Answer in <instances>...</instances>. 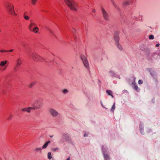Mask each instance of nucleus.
Segmentation results:
<instances>
[{"mask_svg":"<svg viewBox=\"0 0 160 160\" xmlns=\"http://www.w3.org/2000/svg\"><path fill=\"white\" fill-rule=\"evenodd\" d=\"M37 2V0H32V3L33 5H34Z\"/></svg>","mask_w":160,"mask_h":160,"instance_id":"obj_27","label":"nucleus"},{"mask_svg":"<svg viewBox=\"0 0 160 160\" xmlns=\"http://www.w3.org/2000/svg\"><path fill=\"white\" fill-rule=\"evenodd\" d=\"M143 82V81H138V83L139 84H142Z\"/></svg>","mask_w":160,"mask_h":160,"instance_id":"obj_35","label":"nucleus"},{"mask_svg":"<svg viewBox=\"0 0 160 160\" xmlns=\"http://www.w3.org/2000/svg\"><path fill=\"white\" fill-rule=\"evenodd\" d=\"M151 131V130H149L148 131V133L150 132Z\"/></svg>","mask_w":160,"mask_h":160,"instance_id":"obj_41","label":"nucleus"},{"mask_svg":"<svg viewBox=\"0 0 160 160\" xmlns=\"http://www.w3.org/2000/svg\"><path fill=\"white\" fill-rule=\"evenodd\" d=\"M81 58L84 66L88 68L89 67V64L87 58L84 55H81Z\"/></svg>","mask_w":160,"mask_h":160,"instance_id":"obj_5","label":"nucleus"},{"mask_svg":"<svg viewBox=\"0 0 160 160\" xmlns=\"http://www.w3.org/2000/svg\"><path fill=\"white\" fill-rule=\"evenodd\" d=\"M69 137V134L67 132H65L63 134L62 138L63 140L67 141L68 140Z\"/></svg>","mask_w":160,"mask_h":160,"instance_id":"obj_9","label":"nucleus"},{"mask_svg":"<svg viewBox=\"0 0 160 160\" xmlns=\"http://www.w3.org/2000/svg\"><path fill=\"white\" fill-rule=\"evenodd\" d=\"M12 115L11 114L10 116L8 118V120H9V119H11L12 117Z\"/></svg>","mask_w":160,"mask_h":160,"instance_id":"obj_33","label":"nucleus"},{"mask_svg":"<svg viewBox=\"0 0 160 160\" xmlns=\"http://www.w3.org/2000/svg\"><path fill=\"white\" fill-rule=\"evenodd\" d=\"M105 160H109V157L108 155L106 154L104 155Z\"/></svg>","mask_w":160,"mask_h":160,"instance_id":"obj_25","label":"nucleus"},{"mask_svg":"<svg viewBox=\"0 0 160 160\" xmlns=\"http://www.w3.org/2000/svg\"><path fill=\"white\" fill-rule=\"evenodd\" d=\"M48 159L50 160L52 158V156L51 152H49L48 153Z\"/></svg>","mask_w":160,"mask_h":160,"instance_id":"obj_22","label":"nucleus"},{"mask_svg":"<svg viewBox=\"0 0 160 160\" xmlns=\"http://www.w3.org/2000/svg\"><path fill=\"white\" fill-rule=\"evenodd\" d=\"M88 133L86 132H85L84 134V137H86L88 136Z\"/></svg>","mask_w":160,"mask_h":160,"instance_id":"obj_32","label":"nucleus"},{"mask_svg":"<svg viewBox=\"0 0 160 160\" xmlns=\"http://www.w3.org/2000/svg\"><path fill=\"white\" fill-rule=\"evenodd\" d=\"M6 7L8 12L10 14L13 15H16L17 14L15 13L14 9V6L13 5L9 2H8L6 4Z\"/></svg>","mask_w":160,"mask_h":160,"instance_id":"obj_2","label":"nucleus"},{"mask_svg":"<svg viewBox=\"0 0 160 160\" xmlns=\"http://www.w3.org/2000/svg\"><path fill=\"white\" fill-rule=\"evenodd\" d=\"M106 92L108 95L111 96L112 98L113 97V96L112 95V91L110 90H106Z\"/></svg>","mask_w":160,"mask_h":160,"instance_id":"obj_18","label":"nucleus"},{"mask_svg":"<svg viewBox=\"0 0 160 160\" xmlns=\"http://www.w3.org/2000/svg\"><path fill=\"white\" fill-rule=\"evenodd\" d=\"M14 71L16 72L17 71V68H14Z\"/></svg>","mask_w":160,"mask_h":160,"instance_id":"obj_40","label":"nucleus"},{"mask_svg":"<svg viewBox=\"0 0 160 160\" xmlns=\"http://www.w3.org/2000/svg\"><path fill=\"white\" fill-rule=\"evenodd\" d=\"M160 44H157L156 45V47H158L159 46Z\"/></svg>","mask_w":160,"mask_h":160,"instance_id":"obj_37","label":"nucleus"},{"mask_svg":"<svg viewBox=\"0 0 160 160\" xmlns=\"http://www.w3.org/2000/svg\"><path fill=\"white\" fill-rule=\"evenodd\" d=\"M154 38V36L153 35H150L149 36V38L150 39H153Z\"/></svg>","mask_w":160,"mask_h":160,"instance_id":"obj_29","label":"nucleus"},{"mask_svg":"<svg viewBox=\"0 0 160 160\" xmlns=\"http://www.w3.org/2000/svg\"><path fill=\"white\" fill-rule=\"evenodd\" d=\"M102 14L103 16L104 19L108 20L109 19V15L107 12L105 11L103 8H102Z\"/></svg>","mask_w":160,"mask_h":160,"instance_id":"obj_8","label":"nucleus"},{"mask_svg":"<svg viewBox=\"0 0 160 160\" xmlns=\"http://www.w3.org/2000/svg\"><path fill=\"white\" fill-rule=\"evenodd\" d=\"M49 113L50 115L53 117L57 116L59 113L55 109L53 108H51L49 110Z\"/></svg>","mask_w":160,"mask_h":160,"instance_id":"obj_7","label":"nucleus"},{"mask_svg":"<svg viewBox=\"0 0 160 160\" xmlns=\"http://www.w3.org/2000/svg\"><path fill=\"white\" fill-rule=\"evenodd\" d=\"M58 149V148H54L52 149V151L53 152H55Z\"/></svg>","mask_w":160,"mask_h":160,"instance_id":"obj_28","label":"nucleus"},{"mask_svg":"<svg viewBox=\"0 0 160 160\" xmlns=\"http://www.w3.org/2000/svg\"><path fill=\"white\" fill-rule=\"evenodd\" d=\"M27 13V12H25L24 13V14L23 15H26V13Z\"/></svg>","mask_w":160,"mask_h":160,"instance_id":"obj_42","label":"nucleus"},{"mask_svg":"<svg viewBox=\"0 0 160 160\" xmlns=\"http://www.w3.org/2000/svg\"><path fill=\"white\" fill-rule=\"evenodd\" d=\"M49 31L51 33V34H52V35H54V33H53V32L52 31V30H49Z\"/></svg>","mask_w":160,"mask_h":160,"instance_id":"obj_31","label":"nucleus"},{"mask_svg":"<svg viewBox=\"0 0 160 160\" xmlns=\"http://www.w3.org/2000/svg\"><path fill=\"white\" fill-rule=\"evenodd\" d=\"M23 16L24 18L27 20H28L30 19V17L27 15H23Z\"/></svg>","mask_w":160,"mask_h":160,"instance_id":"obj_24","label":"nucleus"},{"mask_svg":"<svg viewBox=\"0 0 160 160\" xmlns=\"http://www.w3.org/2000/svg\"><path fill=\"white\" fill-rule=\"evenodd\" d=\"M35 150L36 152H41L42 151V148H36L35 149Z\"/></svg>","mask_w":160,"mask_h":160,"instance_id":"obj_23","label":"nucleus"},{"mask_svg":"<svg viewBox=\"0 0 160 160\" xmlns=\"http://www.w3.org/2000/svg\"><path fill=\"white\" fill-rule=\"evenodd\" d=\"M72 32L73 34V38L75 41H77L78 40L77 34L76 32V30L74 28H72Z\"/></svg>","mask_w":160,"mask_h":160,"instance_id":"obj_11","label":"nucleus"},{"mask_svg":"<svg viewBox=\"0 0 160 160\" xmlns=\"http://www.w3.org/2000/svg\"><path fill=\"white\" fill-rule=\"evenodd\" d=\"M51 143V142L50 141H48L45 143L44 145L42 147V149H45L48 146V144H49Z\"/></svg>","mask_w":160,"mask_h":160,"instance_id":"obj_16","label":"nucleus"},{"mask_svg":"<svg viewBox=\"0 0 160 160\" xmlns=\"http://www.w3.org/2000/svg\"><path fill=\"white\" fill-rule=\"evenodd\" d=\"M39 30V28L38 27H36L34 28L33 29L32 28L31 30H30V31L34 32L35 33H37L38 32Z\"/></svg>","mask_w":160,"mask_h":160,"instance_id":"obj_15","label":"nucleus"},{"mask_svg":"<svg viewBox=\"0 0 160 160\" xmlns=\"http://www.w3.org/2000/svg\"><path fill=\"white\" fill-rule=\"evenodd\" d=\"M132 85L133 88L135 89V90L137 92H138L139 90V88L138 87L137 85H136V84L135 81H134L132 82Z\"/></svg>","mask_w":160,"mask_h":160,"instance_id":"obj_14","label":"nucleus"},{"mask_svg":"<svg viewBox=\"0 0 160 160\" xmlns=\"http://www.w3.org/2000/svg\"><path fill=\"white\" fill-rule=\"evenodd\" d=\"M62 93L64 94H65L69 92V91L66 89H64L61 90Z\"/></svg>","mask_w":160,"mask_h":160,"instance_id":"obj_19","label":"nucleus"},{"mask_svg":"<svg viewBox=\"0 0 160 160\" xmlns=\"http://www.w3.org/2000/svg\"><path fill=\"white\" fill-rule=\"evenodd\" d=\"M0 52H8V51L6 50H0Z\"/></svg>","mask_w":160,"mask_h":160,"instance_id":"obj_30","label":"nucleus"},{"mask_svg":"<svg viewBox=\"0 0 160 160\" xmlns=\"http://www.w3.org/2000/svg\"><path fill=\"white\" fill-rule=\"evenodd\" d=\"M36 24L35 23L31 22L29 24V26H28V28L29 29V30H31L32 28V27L33 26H36Z\"/></svg>","mask_w":160,"mask_h":160,"instance_id":"obj_17","label":"nucleus"},{"mask_svg":"<svg viewBox=\"0 0 160 160\" xmlns=\"http://www.w3.org/2000/svg\"><path fill=\"white\" fill-rule=\"evenodd\" d=\"M6 69V68H4L3 69V70H4Z\"/></svg>","mask_w":160,"mask_h":160,"instance_id":"obj_44","label":"nucleus"},{"mask_svg":"<svg viewBox=\"0 0 160 160\" xmlns=\"http://www.w3.org/2000/svg\"><path fill=\"white\" fill-rule=\"evenodd\" d=\"M78 8V3L73 0H71V10L76 11Z\"/></svg>","mask_w":160,"mask_h":160,"instance_id":"obj_4","label":"nucleus"},{"mask_svg":"<svg viewBox=\"0 0 160 160\" xmlns=\"http://www.w3.org/2000/svg\"><path fill=\"white\" fill-rule=\"evenodd\" d=\"M36 83V82L35 81H33L29 85L28 87L29 88H32L33 87Z\"/></svg>","mask_w":160,"mask_h":160,"instance_id":"obj_21","label":"nucleus"},{"mask_svg":"<svg viewBox=\"0 0 160 160\" xmlns=\"http://www.w3.org/2000/svg\"><path fill=\"white\" fill-rule=\"evenodd\" d=\"M115 103H114L112 106V107L111 109V111L112 112H113L114 110V109H115Z\"/></svg>","mask_w":160,"mask_h":160,"instance_id":"obj_26","label":"nucleus"},{"mask_svg":"<svg viewBox=\"0 0 160 160\" xmlns=\"http://www.w3.org/2000/svg\"><path fill=\"white\" fill-rule=\"evenodd\" d=\"M66 4L68 6H70V0H64Z\"/></svg>","mask_w":160,"mask_h":160,"instance_id":"obj_20","label":"nucleus"},{"mask_svg":"<svg viewBox=\"0 0 160 160\" xmlns=\"http://www.w3.org/2000/svg\"><path fill=\"white\" fill-rule=\"evenodd\" d=\"M13 51V49H11L8 51V52H12Z\"/></svg>","mask_w":160,"mask_h":160,"instance_id":"obj_36","label":"nucleus"},{"mask_svg":"<svg viewBox=\"0 0 160 160\" xmlns=\"http://www.w3.org/2000/svg\"><path fill=\"white\" fill-rule=\"evenodd\" d=\"M114 38L116 42V45H117L119 49L122 50V47L121 45H120L118 43L119 39L118 35V33H117V34L114 35Z\"/></svg>","mask_w":160,"mask_h":160,"instance_id":"obj_6","label":"nucleus"},{"mask_svg":"<svg viewBox=\"0 0 160 160\" xmlns=\"http://www.w3.org/2000/svg\"><path fill=\"white\" fill-rule=\"evenodd\" d=\"M16 62V67L17 68H19V66L21 65L22 63L21 58H18Z\"/></svg>","mask_w":160,"mask_h":160,"instance_id":"obj_12","label":"nucleus"},{"mask_svg":"<svg viewBox=\"0 0 160 160\" xmlns=\"http://www.w3.org/2000/svg\"><path fill=\"white\" fill-rule=\"evenodd\" d=\"M42 100L41 98L37 99L32 104L34 110L40 108L43 106Z\"/></svg>","mask_w":160,"mask_h":160,"instance_id":"obj_1","label":"nucleus"},{"mask_svg":"<svg viewBox=\"0 0 160 160\" xmlns=\"http://www.w3.org/2000/svg\"><path fill=\"white\" fill-rule=\"evenodd\" d=\"M50 138H52L53 137V136L52 135V136L50 135Z\"/></svg>","mask_w":160,"mask_h":160,"instance_id":"obj_43","label":"nucleus"},{"mask_svg":"<svg viewBox=\"0 0 160 160\" xmlns=\"http://www.w3.org/2000/svg\"><path fill=\"white\" fill-rule=\"evenodd\" d=\"M32 109L34 110L33 107H28L22 108L21 110L22 112H26L28 113H30L31 112V110Z\"/></svg>","mask_w":160,"mask_h":160,"instance_id":"obj_10","label":"nucleus"},{"mask_svg":"<svg viewBox=\"0 0 160 160\" xmlns=\"http://www.w3.org/2000/svg\"><path fill=\"white\" fill-rule=\"evenodd\" d=\"M29 56H31L33 59L35 61H42L43 58L36 53H28Z\"/></svg>","mask_w":160,"mask_h":160,"instance_id":"obj_3","label":"nucleus"},{"mask_svg":"<svg viewBox=\"0 0 160 160\" xmlns=\"http://www.w3.org/2000/svg\"><path fill=\"white\" fill-rule=\"evenodd\" d=\"M7 62L6 60L2 61L0 62V66L2 67H4Z\"/></svg>","mask_w":160,"mask_h":160,"instance_id":"obj_13","label":"nucleus"},{"mask_svg":"<svg viewBox=\"0 0 160 160\" xmlns=\"http://www.w3.org/2000/svg\"><path fill=\"white\" fill-rule=\"evenodd\" d=\"M70 157H68L67 159L66 160H70Z\"/></svg>","mask_w":160,"mask_h":160,"instance_id":"obj_39","label":"nucleus"},{"mask_svg":"<svg viewBox=\"0 0 160 160\" xmlns=\"http://www.w3.org/2000/svg\"><path fill=\"white\" fill-rule=\"evenodd\" d=\"M96 12V10L95 9H92V12L94 13Z\"/></svg>","mask_w":160,"mask_h":160,"instance_id":"obj_34","label":"nucleus"},{"mask_svg":"<svg viewBox=\"0 0 160 160\" xmlns=\"http://www.w3.org/2000/svg\"><path fill=\"white\" fill-rule=\"evenodd\" d=\"M128 3V1L125 2H124V4H127Z\"/></svg>","mask_w":160,"mask_h":160,"instance_id":"obj_38","label":"nucleus"}]
</instances>
